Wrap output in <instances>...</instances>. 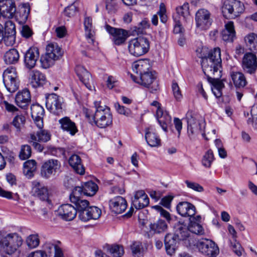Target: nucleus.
Here are the masks:
<instances>
[{
    "instance_id": "f257e3e1",
    "label": "nucleus",
    "mask_w": 257,
    "mask_h": 257,
    "mask_svg": "<svg viewBox=\"0 0 257 257\" xmlns=\"http://www.w3.org/2000/svg\"><path fill=\"white\" fill-rule=\"evenodd\" d=\"M201 65L208 79L213 77L220 78L221 59L220 48H215L211 50L208 56L202 59Z\"/></svg>"
},
{
    "instance_id": "f03ea898",
    "label": "nucleus",
    "mask_w": 257,
    "mask_h": 257,
    "mask_svg": "<svg viewBox=\"0 0 257 257\" xmlns=\"http://www.w3.org/2000/svg\"><path fill=\"white\" fill-rule=\"evenodd\" d=\"M100 103V101H95V113L93 114L86 109L85 116L90 122H93L98 127L105 128L112 124V116L110 109L106 105H101Z\"/></svg>"
},
{
    "instance_id": "7ed1b4c3",
    "label": "nucleus",
    "mask_w": 257,
    "mask_h": 257,
    "mask_svg": "<svg viewBox=\"0 0 257 257\" xmlns=\"http://www.w3.org/2000/svg\"><path fill=\"white\" fill-rule=\"evenodd\" d=\"M22 244V239L17 233H9L5 236H2L0 233V246L6 253H14Z\"/></svg>"
},
{
    "instance_id": "20e7f679",
    "label": "nucleus",
    "mask_w": 257,
    "mask_h": 257,
    "mask_svg": "<svg viewBox=\"0 0 257 257\" xmlns=\"http://www.w3.org/2000/svg\"><path fill=\"white\" fill-rule=\"evenodd\" d=\"M46 53L41 57L40 62L44 68H47L53 65L62 54L61 49L56 43H50L46 48Z\"/></svg>"
},
{
    "instance_id": "39448f33",
    "label": "nucleus",
    "mask_w": 257,
    "mask_h": 257,
    "mask_svg": "<svg viewBox=\"0 0 257 257\" xmlns=\"http://www.w3.org/2000/svg\"><path fill=\"white\" fill-rule=\"evenodd\" d=\"M150 48L148 39L139 37L130 41L128 45L129 53L135 57H140L147 53Z\"/></svg>"
},
{
    "instance_id": "423d86ee",
    "label": "nucleus",
    "mask_w": 257,
    "mask_h": 257,
    "mask_svg": "<svg viewBox=\"0 0 257 257\" xmlns=\"http://www.w3.org/2000/svg\"><path fill=\"white\" fill-rule=\"evenodd\" d=\"M195 245L198 251L207 257H216L219 253L218 245L212 240L202 238Z\"/></svg>"
},
{
    "instance_id": "0eeeda50",
    "label": "nucleus",
    "mask_w": 257,
    "mask_h": 257,
    "mask_svg": "<svg viewBox=\"0 0 257 257\" xmlns=\"http://www.w3.org/2000/svg\"><path fill=\"white\" fill-rule=\"evenodd\" d=\"M131 77L134 81L147 88L151 93H155L159 89L158 81L155 72L145 73L139 78L131 75Z\"/></svg>"
},
{
    "instance_id": "6e6552de",
    "label": "nucleus",
    "mask_w": 257,
    "mask_h": 257,
    "mask_svg": "<svg viewBox=\"0 0 257 257\" xmlns=\"http://www.w3.org/2000/svg\"><path fill=\"white\" fill-rule=\"evenodd\" d=\"M244 11L242 3L237 0H226L222 7V13L226 18L235 19L240 15Z\"/></svg>"
},
{
    "instance_id": "1a4fd4ad",
    "label": "nucleus",
    "mask_w": 257,
    "mask_h": 257,
    "mask_svg": "<svg viewBox=\"0 0 257 257\" xmlns=\"http://www.w3.org/2000/svg\"><path fill=\"white\" fill-rule=\"evenodd\" d=\"M3 82L8 91L11 93L15 92L18 89L19 81L15 67H9L4 71Z\"/></svg>"
},
{
    "instance_id": "9d476101",
    "label": "nucleus",
    "mask_w": 257,
    "mask_h": 257,
    "mask_svg": "<svg viewBox=\"0 0 257 257\" xmlns=\"http://www.w3.org/2000/svg\"><path fill=\"white\" fill-rule=\"evenodd\" d=\"M60 162L56 159H49L45 161L41 167V175L48 179L59 172L61 168Z\"/></svg>"
},
{
    "instance_id": "9b49d317",
    "label": "nucleus",
    "mask_w": 257,
    "mask_h": 257,
    "mask_svg": "<svg viewBox=\"0 0 257 257\" xmlns=\"http://www.w3.org/2000/svg\"><path fill=\"white\" fill-rule=\"evenodd\" d=\"M196 27L201 30L209 28L212 23L210 13L206 9H201L196 13Z\"/></svg>"
},
{
    "instance_id": "f8f14e48",
    "label": "nucleus",
    "mask_w": 257,
    "mask_h": 257,
    "mask_svg": "<svg viewBox=\"0 0 257 257\" xmlns=\"http://www.w3.org/2000/svg\"><path fill=\"white\" fill-rule=\"evenodd\" d=\"M62 98L56 94H49L46 97V106L51 113L60 115L62 112Z\"/></svg>"
},
{
    "instance_id": "ddd939ff",
    "label": "nucleus",
    "mask_w": 257,
    "mask_h": 257,
    "mask_svg": "<svg viewBox=\"0 0 257 257\" xmlns=\"http://www.w3.org/2000/svg\"><path fill=\"white\" fill-rule=\"evenodd\" d=\"M105 29L112 36V40L116 45L123 44L129 36L127 31L122 29L113 28L108 25L105 26Z\"/></svg>"
},
{
    "instance_id": "4468645a",
    "label": "nucleus",
    "mask_w": 257,
    "mask_h": 257,
    "mask_svg": "<svg viewBox=\"0 0 257 257\" xmlns=\"http://www.w3.org/2000/svg\"><path fill=\"white\" fill-rule=\"evenodd\" d=\"M16 11L15 0H0V16L11 19L15 16Z\"/></svg>"
},
{
    "instance_id": "2eb2a0df",
    "label": "nucleus",
    "mask_w": 257,
    "mask_h": 257,
    "mask_svg": "<svg viewBox=\"0 0 257 257\" xmlns=\"http://www.w3.org/2000/svg\"><path fill=\"white\" fill-rule=\"evenodd\" d=\"M242 67L244 72L252 74L254 73L257 69V58L252 53L245 54L242 61Z\"/></svg>"
},
{
    "instance_id": "dca6fc26",
    "label": "nucleus",
    "mask_w": 257,
    "mask_h": 257,
    "mask_svg": "<svg viewBox=\"0 0 257 257\" xmlns=\"http://www.w3.org/2000/svg\"><path fill=\"white\" fill-rule=\"evenodd\" d=\"M5 29L3 41L6 45L12 46L15 43L16 39V29L14 23L10 20L6 21Z\"/></svg>"
},
{
    "instance_id": "f3484780",
    "label": "nucleus",
    "mask_w": 257,
    "mask_h": 257,
    "mask_svg": "<svg viewBox=\"0 0 257 257\" xmlns=\"http://www.w3.org/2000/svg\"><path fill=\"white\" fill-rule=\"evenodd\" d=\"M109 207L114 213L120 214L126 209L127 202L124 198L117 196L109 201Z\"/></svg>"
},
{
    "instance_id": "a211bd4d",
    "label": "nucleus",
    "mask_w": 257,
    "mask_h": 257,
    "mask_svg": "<svg viewBox=\"0 0 257 257\" xmlns=\"http://www.w3.org/2000/svg\"><path fill=\"white\" fill-rule=\"evenodd\" d=\"M32 184L35 195L41 200L46 201L48 204L52 205L51 200L50 198L47 188L37 181H33Z\"/></svg>"
},
{
    "instance_id": "6ab92c4d",
    "label": "nucleus",
    "mask_w": 257,
    "mask_h": 257,
    "mask_svg": "<svg viewBox=\"0 0 257 257\" xmlns=\"http://www.w3.org/2000/svg\"><path fill=\"white\" fill-rule=\"evenodd\" d=\"M78 214L79 218L82 221L86 222L90 219L99 218L101 215V211L97 207L89 206Z\"/></svg>"
},
{
    "instance_id": "aec40b11",
    "label": "nucleus",
    "mask_w": 257,
    "mask_h": 257,
    "mask_svg": "<svg viewBox=\"0 0 257 257\" xmlns=\"http://www.w3.org/2000/svg\"><path fill=\"white\" fill-rule=\"evenodd\" d=\"M58 215L63 220H72L76 216L77 211L75 207L70 204L62 205L58 210Z\"/></svg>"
},
{
    "instance_id": "412c9836",
    "label": "nucleus",
    "mask_w": 257,
    "mask_h": 257,
    "mask_svg": "<svg viewBox=\"0 0 257 257\" xmlns=\"http://www.w3.org/2000/svg\"><path fill=\"white\" fill-rule=\"evenodd\" d=\"M39 57V49L37 47H31L26 53L24 64L29 69L35 67Z\"/></svg>"
},
{
    "instance_id": "4be33fe9",
    "label": "nucleus",
    "mask_w": 257,
    "mask_h": 257,
    "mask_svg": "<svg viewBox=\"0 0 257 257\" xmlns=\"http://www.w3.org/2000/svg\"><path fill=\"white\" fill-rule=\"evenodd\" d=\"M75 72L79 80L89 90L92 89L91 83L92 79L90 73L81 65H77L75 68Z\"/></svg>"
},
{
    "instance_id": "5701e85b",
    "label": "nucleus",
    "mask_w": 257,
    "mask_h": 257,
    "mask_svg": "<svg viewBox=\"0 0 257 257\" xmlns=\"http://www.w3.org/2000/svg\"><path fill=\"white\" fill-rule=\"evenodd\" d=\"M177 212L182 216L192 218L196 213V208L194 205L188 202H179L176 207Z\"/></svg>"
},
{
    "instance_id": "b1692460",
    "label": "nucleus",
    "mask_w": 257,
    "mask_h": 257,
    "mask_svg": "<svg viewBox=\"0 0 257 257\" xmlns=\"http://www.w3.org/2000/svg\"><path fill=\"white\" fill-rule=\"evenodd\" d=\"M31 115L34 122L39 128L43 127V116L44 114L43 107L39 104L32 105L31 107Z\"/></svg>"
},
{
    "instance_id": "393cba45",
    "label": "nucleus",
    "mask_w": 257,
    "mask_h": 257,
    "mask_svg": "<svg viewBox=\"0 0 257 257\" xmlns=\"http://www.w3.org/2000/svg\"><path fill=\"white\" fill-rule=\"evenodd\" d=\"M16 103L19 107L26 108L31 101V94L29 90L24 89L19 91L15 97Z\"/></svg>"
},
{
    "instance_id": "a878e982",
    "label": "nucleus",
    "mask_w": 257,
    "mask_h": 257,
    "mask_svg": "<svg viewBox=\"0 0 257 257\" xmlns=\"http://www.w3.org/2000/svg\"><path fill=\"white\" fill-rule=\"evenodd\" d=\"M179 240L175 234L168 233L166 235L164 243L167 253L168 254L172 255L175 253Z\"/></svg>"
},
{
    "instance_id": "bb28decb",
    "label": "nucleus",
    "mask_w": 257,
    "mask_h": 257,
    "mask_svg": "<svg viewBox=\"0 0 257 257\" xmlns=\"http://www.w3.org/2000/svg\"><path fill=\"white\" fill-rule=\"evenodd\" d=\"M69 165L77 174L83 175L85 173V168L82 163L79 156L76 154L71 155L68 160Z\"/></svg>"
},
{
    "instance_id": "cd10ccee",
    "label": "nucleus",
    "mask_w": 257,
    "mask_h": 257,
    "mask_svg": "<svg viewBox=\"0 0 257 257\" xmlns=\"http://www.w3.org/2000/svg\"><path fill=\"white\" fill-rule=\"evenodd\" d=\"M43 251L44 255L49 257L53 255V257H64L61 247L51 242H47L44 244Z\"/></svg>"
},
{
    "instance_id": "c85d7f7f",
    "label": "nucleus",
    "mask_w": 257,
    "mask_h": 257,
    "mask_svg": "<svg viewBox=\"0 0 257 257\" xmlns=\"http://www.w3.org/2000/svg\"><path fill=\"white\" fill-rule=\"evenodd\" d=\"M201 217L200 215L190 218V222L188 225L189 231L197 235L204 234V230L200 224Z\"/></svg>"
},
{
    "instance_id": "c756f323",
    "label": "nucleus",
    "mask_w": 257,
    "mask_h": 257,
    "mask_svg": "<svg viewBox=\"0 0 257 257\" xmlns=\"http://www.w3.org/2000/svg\"><path fill=\"white\" fill-rule=\"evenodd\" d=\"M61 128L64 131L68 132L71 135L74 136L78 129L74 122L72 121L69 117L65 116L59 120Z\"/></svg>"
},
{
    "instance_id": "7c9ffc66",
    "label": "nucleus",
    "mask_w": 257,
    "mask_h": 257,
    "mask_svg": "<svg viewBox=\"0 0 257 257\" xmlns=\"http://www.w3.org/2000/svg\"><path fill=\"white\" fill-rule=\"evenodd\" d=\"M221 37L225 42H233L235 38V31L233 22L229 21L225 25V28L221 32Z\"/></svg>"
},
{
    "instance_id": "2f4dec72",
    "label": "nucleus",
    "mask_w": 257,
    "mask_h": 257,
    "mask_svg": "<svg viewBox=\"0 0 257 257\" xmlns=\"http://www.w3.org/2000/svg\"><path fill=\"white\" fill-rule=\"evenodd\" d=\"M174 234L177 237L178 240H186L189 236L190 231L188 226L178 222L174 226Z\"/></svg>"
},
{
    "instance_id": "473e14b6",
    "label": "nucleus",
    "mask_w": 257,
    "mask_h": 257,
    "mask_svg": "<svg viewBox=\"0 0 257 257\" xmlns=\"http://www.w3.org/2000/svg\"><path fill=\"white\" fill-rule=\"evenodd\" d=\"M151 68L149 62L147 60H139L135 62L133 65V71L139 74V76L145 73H149Z\"/></svg>"
},
{
    "instance_id": "72a5a7b5",
    "label": "nucleus",
    "mask_w": 257,
    "mask_h": 257,
    "mask_svg": "<svg viewBox=\"0 0 257 257\" xmlns=\"http://www.w3.org/2000/svg\"><path fill=\"white\" fill-rule=\"evenodd\" d=\"M158 122L165 132H167V128L171 122V117L167 112H163L162 109H158L156 111Z\"/></svg>"
},
{
    "instance_id": "f704fd0d",
    "label": "nucleus",
    "mask_w": 257,
    "mask_h": 257,
    "mask_svg": "<svg viewBox=\"0 0 257 257\" xmlns=\"http://www.w3.org/2000/svg\"><path fill=\"white\" fill-rule=\"evenodd\" d=\"M145 139L147 144L152 147H157L160 145L161 140L150 127L146 129Z\"/></svg>"
},
{
    "instance_id": "c9c22d12",
    "label": "nucleus",
    "mask_w": 257,
    "mask_h": 257,
    "mask_svg": "<svg viewBox=\"0 0 257 257\" xmlns=\"http://www.w3.org/2000/svg\"><path fill=\"white\" fill-rule=\"evenodd\" d=\"M92 18L86 17L84 20V25L85 31V36L88 43L93 44L94 42V31L92 29Z\"/></svg>"
},
{
    "instance_id": "e433bc0d",
    "label": "nucleus",
    "mask_w": 257,
    "mask_h": 257,
    "mask_svg": "<svg viewBox=\"0 0 257 257\" xmlns=\"http://www.w3.org/2000/svg\"><path fill=\"white\" fill-rule=\"evenodd\" d=\"M42 128H39V131L30 134V138L33 141L47 142L50 140V133L47 130H42Z\"/></svg>"
},
{
    "instance_id": "4c0bfd02",
    "label": "nucleus",
    "mask_w": 257,
    "mask_h": 257,
    "mask_svg": "<svg viewBox=\"0 0 257 257\" xmlns=\"http://www.w3.org/2000/svg\"><path fill=\"white\" fill-rule=\"evenodd\" d=\"M46 80L45 76L37 70H33L31 74L30 83L32 86L37 88L42 85Z\"/></svg>"
},
{
    "instance_id": "58836bf2",
    "label": "nucleus",
    "mask_w": 257,
    "mask_h": 257,
    "mask_svg": "<svg viewBox=\"0 0 257 257\" xmlns=\"http://www.w3.org/2000/svg\"><path fill=\"white\" fill-rule=\"evenodd\" d=\"M219 78L213 77L210 79H208L212 85L211 87L212 91L216 98H219L221 96L222 89L224 86V84L220 80Z\"/></svg>"
},
{
    "instance_id": "ea45409f",
    "label": "nucleus",
    "mask_w": 257,
    "mask_h": 257,
    "mask_svg": "<svg viewBox=\"0 0 257 257\" xmlns=\"http://www.w3.org/2000/svg\"><path fill=\"white\" fill-rule=\"evenodd\" d=\"M230 76L235 87L240 88L246 85L247 83L246 78L241 72H231Z\"/></svg>"
},
{
    "instance_id": "a19ab883",
    "label": "nucleus",
    "mask_w": 257,
    "mask_h": 257,
    "mask_svg": "<svg viewBox=\"0 0 257 257\" xmlns=\"http://www.w3.org/2000/svg\"><path fill=\"white\" fill-rule=\"evenodd\" d=\"M167 228L168 225L166 221L162 219H159L150 224V230L155 233L164 232L167 230Z\"/></svg>"
},
{
    "instance_id": "79ce46f5",
    "label": "nucleus",
    "mask_w": 257,
    "mask_h": 257,
    "mask_svg": "<svg viewBox=\"0 0 257 257\" xmlns=\"http://www.w3.org/2000/svg\"><path fill=\"white\" fill-rule=\"evenodd\" d=\"M244 41L248 49L253 53H257V35L250 33L244 37Z\"/></svg>"
},
{
    "instance_id": "37998d69",
    "label": "nucleus",
    "mask_w": 257,
    "mask_h": 257,
    "mask_svg": "<svg viewBox=\"0 0 257 257\" xmlns=\"http://www.w3.org/2000/svg\"><path fill=\"white\" fill-rule=\"evenodd\" d=\"M37 170V163L34 160H30L24 164L23 172L25 176L31 178Z\"/></svg>"
},
{
    "instance_id": "c03bdc74",
    "label": "nucleus",
    "mask_w": 257,
    "mask_h": 257,
    "mask_svg": "<svg viewBox=\"0 0 257 257\" xmlns=\"http://www.w3.org/2000/svg\"><path fill=\"white\" fill-rule=\"evenodd\" d=\"M19 54L16 49H11L5 54L4 60L8 64H15L19 60Z\"/></svg>"
},
{
    "instance_id": "a18cd8bd",
    "label": "nucleus",
    "mask_w": 257,
    "mask_h": 257,
    "mask_svg": "<svg viewBox=\"0 0 257 257\" xmlns=\"http://www.w3.org/2000/svg\"><path fill=\"white\" fill-rule=\"evenodd\" d=\"M84 195L92 196L97 192L98 187L97 185L93 181L85 182L83 185Z\"/></svg>"
},
{
    "instance_id": "49530a36",
    "label": "nucleus",
    "mask_w": 257,
    "mask_h": 257,
    "mask_svg": "<svg viewBox=\"0 0 257 257\" xmlns=\"http://www.w3.org/2000/svg\"><path fill=\"white\" fill-rule=\"evenodd\" d=\"M71 203H73L75 205V208L77 211V213H79L80 212L88 208L89 206V202L85 199H78L77 200L75 198L71 199Z\"/></svg>"
},
{
    "instance_id": "de8ad7c7",
    "label": "nucleus",
    "mask_w": 257,
    "mask_h": 257,
    "mask_svg": "<svg viewBox=\"0 0 257 257\" xmlns=\"http://www.w3.org/2000/svg\"><path fill=\"white\" fill-rule=\"evenodd\" d=\"M106 249L107 252L113 257H120L124 253L122 246L119 245H108L106 246Z\"/></svg>"
},
{
    "instance_id": "09e8293b",
    "label": "nucleus",
    "mask_w": 257,
    "mask_h": 257,
    "mask_svg": "<svg viewBox=\"0 0 257 257\" xmlns=\"http://www.w3.org/2000/svg\"><path fill=\"white\" fill-rule=\"evenodd\" d=\"M214 160L213 151L211 150H208L203 156L202 159V165L207 168H209Z\"/></svg>"
},
{
    "instance_id": "8fccbe9b",
    "label": "nucleus",
    "mask_w": 257,
    "mask_h": 257,
    "mask_svg": "<svg viewBox=\"0 0 257 257\" xmlns=\"http://www.w3.org/2000/svg\"><path fill=\"white\" fill-rule=\"evenodd\" d=\"M133 204L137 209H141L147 207L149 204V198L147 195H144V197L136 201H133Z\"/></svg>"
},
{
    "instance_id": "3c124183",
    "label": "nucleus",
    "mask_w": 257,
    "mask_h": 257,
    "mask_svg": "<svg viewBox=\"0 0 257 257\" xmlns=\"http://www.w3.org/2000/svg\"><path fill=\"white\" fill-rule=\"evenodd\" d=\"M26 243L30 248L37 247L40 243V239L37 234H32L29 235L27 239Z\"/></svg>"
},
{
    "instance_id": "603ef678",
    "label": "nucleus",
    "mask_w": 257,
    "mask_h": 257,
    "mask_svg": "<svg viewBox=\"0 0 257 257\" xmlns=\"http://www.w3.org/2000/svg\"><path fill=\"white\" fill-rule=\"evenodd\" d=\"M31 154L32 150L31 147L28 145H23L21 147L19 157L21 160H26L31 157Z\"/></svg>"
},
{
    "instance_id": "864d4df0",
    "label": "nucleus",
    "mask_w": 257,
    "mask_h": 257,
    "mask_svg": "<svg viewBox=\"0 0 257 257\" xmlns=\"http://www.w3.org/2000/svg\"><path fill=\"white\" fill-rule=\"evenodd\" d=\"M251 118L247 120L248 124H251L253 128L257 131V106H253L250 110Z\"/></svg>"
},
{
    "instance_id": "5fc2aeb1",
    "label": "nucleus",
    "mask_w": 257,
    "mask_h": 257,
    "mask_svg": "<svg viewBox=\"0 0 257 257\" xmlns=\"http://www.w3.org/2000/svg\"><path fill=\"white\" fill-rule=\"evenodd\" d=\"M25 122V117L22 115H16L12 122L13 125L16 128L17 131H20Z\"/></svg>"
},
{
    "instance_id": "6e6d98bb",
    "label": "nucleus",
    "mask_w": 257,
    "mask_h": 257,
    "mask_svg": "<svg viewBox=\"0 0 257 257\" xmlns=\"http://www.w3.org/2000/svg\"><path fill=\"white\" fill-rule=\"evenodd\" d=\"M187 132L189 136L197 135L201 132V126L200 123L198 121L191 125V126H187Z\"/></svg>"
},
{
    "instance_id": "4d7b16f0",
    "label": "nucleus",
    "mask_w": 257,
    "mask_h": 257,
    "mask_svg": "<svg viewBox=\"0 0 257 257\" xmlns=\"http://www.w3.org/2000/svg\"><path fill=\"white\" fill-rule=\"evenodd\" d=\"M105 7L109 13H114L118 9L116 0H106Z\"/></svg>"
},
{
    "instance_id": "13d9d810",
    "label": "nucleus",
    "mask_w": 257,
    "mask_h": 257,
    "mask_svg": "<svg viewBox=\"0 0 257 257\" xmlns=\"http://www.w3.org/2000/svg\"><path fill=\"white\" fill-rule=\"evenodd\" d=\"M185 183L188 188L191 189L195 191L202 192L204 191L203 187L196 182L186 180Z\"/></svg>"
},
{
    "instance_id": "bf43d9fd",
    "label": "nucleus",
    "mask_w": 257,
    "mask_h": 257,
    "mask_svg": "<svg viewBox=\"0 0 257 257\" xmlns=\"http://www.w3.org/2000/svg\"><path fill=\"white\" fill-rule=\"evenodd\" d=\"M189 10L188 3H184L182 6L176 8V12L178 15L185 17L189 14Z\"/></svg>"
},
{
    "instance_id": "052dcab7",
    "label": "nucleus",
    "mask_w": 257,
    "mask_h": 257,
    "mask_svg": "<svg viewBox=\"0 0 257 257\" xmlns=\"http://www.w3.org/2000/svg\"><path fill=\"white\" fill-rule=\"evenodd\" d=\"M77 12V8L75 3H73L68 6L64 10V14L68 17L74 16Z\"/></svg>"
},
{
    "instance_id": "680f3d73",
    "label": "nucleus",
    "mask_w": 257,
    "mask_h": 257,
    "mask_svg": "<svg viewBox=\"0 0 257 257\" xmlns=\"http://www.w3.org/2000/svg\"><path fill=\"white\" fill-rule=\"evenodd\" d=\"M82 194H84V189L83 186L75 187L71 194L70 195V201L71 202V199L72 197L75 198L77 200L80 199V196Z\"/></svg>"
},
{
    "instance_id": "e2e57ef3",
    "label": "nucleus",
    "mask_w": 257,
    "mask_h": 257,
    "mask_svg": "<svg viewBox=\"0 0 257 257\" xmlns=\"http://www.w3.org/2000/svg\"><path fill=\"white\" fill-rule=\"evenodd\" d=\"M185 119L187 122V126H191V125L198 122L194 113L192 111H188L187 112Z\"/></svg>"
},
{
    "instance_id": "0e129e2a",
    "label": "nucleus",
    "mask_w": 257,
    "mask_h": 257,
    "mask_svg": "<svg viewBox=\"0 0 257 257\" xmlns=\"http://www.w3.org/2000/svg\"><path fill=\"white\" fill-rule=\"evenodd\" d=\"M114 106L117 112L119 114H123L127 116L131 114V111L129 108H126L123 106H121L118 103H115L114 104Z\"/></svg>"
},
{
    "instance_id": "69168bd1",
    "label": "nucleus",
    "mask_w": 257,
    "mask_h": 257,
    "mask_svg": "<svg viewBox=\"0 0 257 257\" xmlns=\"http://www.w3.org/2000/svg\"><path fill=\"white\" fill-rule=\"evenodd\" d=\"M172 88L175 99L177 100H180L182 98V95L178 84L175 82H173L172 85Z\"/></svg>"
},
{
    "instance_id": "338daca9",
    "label": "nucleus",
    "mask_w": 257,
    "mask_h": 257,
    "mask_svg": "<svg viewBox=\"0 0 257 257\" xmlns=\"http://www.w3.org/2000/svg\"><path fill=\"white\" fill-rule=\"evenodd\" d=\"M166 12V10L164 5L161 4L160 6L159 11L158 12L157 14L159 16L161 21L163 23H165L167 21V16Z\"/></svg>"
},
{
    "instance_id": "774afa93",
    "label": "nucleus",
    "mask_w": 257,
    "mask_h": 257,
    "mask_svg": "<svg viewBox=\"0 0 257 257\" xmlns=\"http://www.w3.org/2000/svg\"><path fill=\"white\" fill-rule=\"evenodd\" d=\"M132 253L134 256H138L143 249L142 243L140 242H135L131 245Z\"/></svg>"
}]
</instances>
